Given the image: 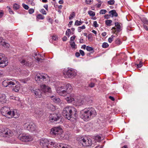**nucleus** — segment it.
I'll return each mask as SVG.
<instances>
[{
    "label": "nucleus",
    "instance_id": "nucleus-1",
    "mask_svg": "<svg viewBox=\"0 0 148 148\" xmlns=\"http://www.w3.org/2000/svg\"><path fill=\"white\" fill-rule=\"evenodd\" d=\"M64 116L71 121H75L77 117V111L74 107L68 106L65 108L62 112Z\"/></svg>",
    "mask_w": 148,
    "mask_h": 148
},
{
    "label": "nucleus",
    "instance_id": "nucleus-2",
    "mask_svg": "<svg viewBox=\"0 0 148 148\" xmlns=\"http://www.w3.org/2000/svg\"><path fill=\"white\" fill-rule=\"evenodd\" d=\"M97 115V112L95 109L92 107L85 108L81 111L80 117L85 121H88Z\"/></svg>",
    "mask_w": 148,
    "mask_h": 148
},
{
    "label": "nucleus",
    "instance_id": "nucleus-3",
    "mask_svg": "<svg viewBox=\"0 0 148 148\" xmlns=\"http://www.w3.org/2000/svg\"><path fill=\"white\" fill-rule=\"evenodd\" d=\"M72 90V88L71 85L67 84L58 87L56 89V91L60 95L64 96L67 93H70Z\"/></svg>",
    "mask_w": 148,
    "mask_h": 148
},
{
    "label": "nucleus",
    "instance_id": "nucleus-4",
    "mask_svg": "<svg viewBox=\"0 0 148 148\" xmlns=\"http://www.w3.org/2000/svg\"><path fill=\"white\" fill-rule=\"evenodd\" d=\"M57 144L54 141L45 138L42 139L40 145L43 148H56Z\"/></svg>",
    "mask_w": 148,
    "mask_h": 148
},
{
    "label": "nucleus",
    "instance_id": "nucleus-5",
    "mask_svg": "<svg viewBox=\"0 0 148 148\" xmlns=\"http://www.w3.org/2000/svg\"><path fill=\"white\" fill-rule=\"evenodd\" d=\"M63 132L62 129L60 127H54L51 129V134L62 139L64 138Z\"/></svg>",
    "mask_w": 148,
    "mask_h": 148
},
{
    "label": "nucleus",
    "instance_id": "nucleus-6",
    "mask_svg": "<svg viewBox=\"0 0 148 148\" xmlns=\"http://www.w3.org/2000/svg\"><path fill=\"white\" fill-rule=\"evenodd\" d=\"M14 135L12 131L8 128H4L0 130V136L8 139Z\"/></svg>",
    "mask_w": 148,
    "mask_h": 148
},
{
    "label": "nucleus",
    "instance_id": "nucleus-7",
    "mask_svg": "<svg viewBox=\"0 0 148 148\" xmlns=\"http://www.w3.org/2000/svg\"><path fill=\"white\" fill-rule=\"evenodd\" d=\"M62 74L66 78H73L76 75L77 72L73 69H64L62 71Z\"/></svg>",
    "mask_w": 148,
    "mask_h": 148
},
{
    "label": "nucleus",
    "instance_id": "nucleus-8",
    "mask_svg": "<svg viewBox=\"0 0 148 148\" xmlns=\"http://www.w3.org/2000/svg\"><path fill=\"white\" fill-rule=\"evenodd\" d=\"M23 126L25 129L31 132H36L37 131V127L32 122H27L24 124Z\"/></svg>",
    "mask_w": 148,
    "mask_h": 148
},
{
    "label": "nucleus",
    "instance_id": "nucleus-9",
    "mask_svg": "<svg viewBox=\"0 0 148 148\" xmlns=\"http://www.w3.org/2000/svg\"><path fill=\"white\" fill-rule=\"evenodd\" d=\"M18 138L23 142H28L33 140L32 137L30 135L25 134H20Z\"/></svg>",
    "mask_w": 148,
    "mask_h": 148
},
{
    "label": "nucleus",
    "instance_id": "nucleus-10",
    "mask_svg": "<svg viewBox=\"0 0 148 148\" xmlns=\"http://www.w3.org/2000/svg\"><path fill=\"white\" fill-rule=\"evenodd\" d=\"M79 141L83 146H91L92 145L91 140L87 137H82L79 139Z\"/></svg>",
    "mask_w": 148,
    "mask_h": 148
},
{
    "label": "nucleus",
    "instance_id": "nucleus-11",
    "mask_svg": "<svg viewBox=\"0 0 148 148\" xmlns=\"http://www.w3.org/2000/svg\"><path fill=\"white\" fill-rule=\"evenodd\" d=\"M49 78L48 75L45 74H38L35 76V79L38 83L46 81L45 79L47 80Z\"/></svg>",
    "mask_w": 148,
    "mask_h": 148
},
{
    "label": "nucleus",
    "instance_id": "nucleus-12",
    "mask_svg": "<svg viewBox=\"0 0 148 148\" xmlns=\"http://www.w3.org/2000/svg\"><path fill=\"white\" fill-rule=\"evenodd\" d=\"M86 100L84 98H81L79 97H76L75 101L73 102L74 105L76 106H79L85 104Z\"/></svg>",
    "mask_w": 148,
    "mask_h": 148
},
{
    "label": "nucleus",
    "instance_id": "nucleus-13",
    "mask_svg": "<svg viewBox=\"0 0 148 148\" xmlns=\"http://www.w3.org/2000/svg\"><path fill=\"white\" fill-rule=\"evenodd\" d=\"M8 63L7 58L3 54L0 53V67L3 68Z\"/></svg>",
    "mask_w": 148,
    "mask_h": 148
},
{
    "label": "nucleus",
    "instance_id": "nucleus-14",
    "mask_svg": "<svg viewBox=\"0 0 148 148\" xmlns=\"http://www.w3.org/2000/svg\"><path fill=\"white\" fill-rule=\"evenodd\" d=\"M10 108L8 106H5L2 107L0 110L1 114L8 119L10 112Z\"/></svg>",
    "mask_w": 148,
    "mask_h": 148
},
{
    "label": "nucleus",
    "instance_id": "nucleus-15",
    "mask_svg": "<svg viewBox=\"0 0 148 148\" xmlns=\"http://www.w3.org/2000/svg\"><path fill=\"white\" fill-rule=\"evenodd\" d=\"M8 119H11L12 118L16 119L19 116V113L18 111L16 109H14L10 110Z\"/></svg>",
    "mask_w": 148,
    "mask_h": 148
},
{
    "label": "nucleus",
    "instance_id": "nucleus-16",
    "mask_svg": "<svg viewBox=\"0 0 148 148\" xmlns=\"http://www.w3.org/2000/svg\"><path fill=\"white\" fill-rule=\"evenodd\" d=\"M40 89L41 92L45 93L51 92V89L50 87L45 84L40 85Z\"/></svg>",
    "mask_w": 148,
    "mask_h": 148
},
{
    "label": "nucleus",
    "instance_id": "nucleus-17",
    "mask_svg": "<svg viewBox=\"0 0 148 148\" xmlns=\"http://www.w3.org/2000/svg\"><path fill=\"white\" fill-rule=\"evenodd\" d=\"M66 97L65 98L67 102L69 103H71L75 101L76 97L73 94L66 95Z\"/></svg>",
    "mask_w": 148,
    "mask_h": 148
},
{
    "label": "nucleus",
    "instance_id": "nucleus-18",
    "mask_svg": "<svg viewBox=\"0 0 148 148\" xmlns=\"http://www.w3.org/2000/svg\"><path fill=\"white\" fill-rule=\"evenodd\" d=\"M49 117L50 121L53 122L59 120L60 118V116L56 114H51Z\"/></svg>",
    "mask_w": 148,
    "mask_h": 148
},
{
    "label": "nucleus",
    "instance_id": "nucleus-19",
    "mask_svg": "<svg viewBox=\"0 0 148 148\" xmlns=\"http://www.w3.org/2000/svg\"><path fill=\"white\" fill-rule=\"evenodd\" d=\"M39 89L32 90V92L34 93L37 98H40L42 97V92Z\"/></svg>",
    "mask_w": 148,
    "mask_h": 148
},
{
    "label": "nucleus",
    "instance_id": "nucleus-20",
    "mask_svg": "<svg viewBox=\"0 0 148 148\" xmlns=\"http://www.w3.org/2000/svg\"><path fill=\"white\" fill-rule=\"evenodd\" d=\"M18 82L14 79H8V86L10 87L16 85Z\"/></svg>",
    "mask_w": 148,
    "mask_h": 148
},
{
    "label": "nucleus",
    "instance_id": "nucleus-21",
    "mask_svg": "<svg viewBox=\"0 0 148 148\" xmlns=\"http://www.w3.org/2000/svg\"><path fill=\"white\" fill-rule=\"evenodd\" d=\"M6 96L3 94H0V104H3L6 102Z\"/></svg>",
    "mask_w": 148,
    "mask_h": 148
},
{
    "label": "nucleus",
    "instance_id": "nucleus-22",
    "mask_svg": "<svg viewBox=\"0 0 148 148\" xmlns=\"http://www.w3.org/2000/svg\"><path fill=\"white\" fill-rule=\"evenodd\" d=\"M21 63L26 66H31L32 65V62L28 61H26L24 59H21L20 60Z\"/></svg>",
    "mask_w": 148,
    "mask_h": 148
},
{
    "label": "nucleus",
    "instance_id": "nucleus-23",
    "mask_svg": "<svg viewBox=\"0 0 148 148\" xmlns=\"http://www.w3.org/2000/svg\"><path fill=\"white\" fill-rule=\"evenodd\" d=\"M34 115L36 117H40L42 115V112L38 109L35 110Z\"/></svg>",
    "mask_w": 148,
    "mask_h": 148
},
{
    "label": "nucleus",
    "instance_id": "nucleus-24",
    "mask_svg": "<svg viewBox=\"0 0 148 148\" xmlns=\"http://www.w3.org/2000/svg\"><path fill=\"white\" fill-rule=\"evenodd\" d=\"M50 97L51 100L56 103H59L60 101V98L59 97L56 96L55 95V96L53 95L52 96H50Z\"/></svg>",
    "mask_w": 148,
    "mask_h": 148
},
{
    "label": "nucleus",
    "instance_id": "nucleus-25",
    "mask_svg": "<svg viewBox=\"0 0 148 148\" xmlns=\"http://www.w3.org/2000/svg\"><path fill=\"white\" fill-rule=\"evenodd\" d=\"M35 55L34 58L35 59H36L38 62H42V59L40 58L41 57H42V56H41L40 54L37 53H35Z\"/></svg>",
    "mask_w": 148,
    "mask_h": 148
},
{
    "label": "nucleus",
    "instance_id": "nucleus-26",
    "mask_svg": "<svg viewBox=\"0 0 148 148\" xmlns=\"http://www.w3.org/2000/svg\"><path fill=\"white\" fill-rule=\"evenodd\" d=\"M110 16L113 17L114 16H118L117 13L115 10H111L109 12Z\"/></svg>",
    "mask_w": 148,
    "mask_h": 148
},
{
    "label": "nucleus",
    "instance_id": "nucleus-27",
    "mask_svg": "<svg viewBox=\"0 0 148 148\" xmlns=\"http://www.w3.org/2000/svg\"><path fill=\"white\" fill-rule=\"evenodd\" d=\"M16 84V85L15 87H13L12 89V90L13 91H14V92H18L20 90V87L18 82Z\"/></svg>",
    "mask_w": 148,
    "mask_h": 148
},
{
    "label": "nucleus",
    "instance_id": "nucleus-28",
    "mask_svg": "<svg viewBox=\"0 0 148 148\" xmlns=\"http://www.w3.org/2000/svg\"><path fill=\"white\" fill-rule=\"evenodd\" d=\"M8 142L11 143H16V140L14 138H11L7 139Z\"/></svg>",
    "mask_w": 148,
    "mask_h": 148
},
{
    "label": "nucleus",
    "instance_id": "nucleus-29",
    "mask_svg": "<svg viewBox=\"0 0 148 148\" xmlns=\"http://www.w3.org/2000/svg\"><path fill=\"white\" fill-rule=\"evenodd\" d=\"M48 108L52 111H54L55 110V106L51 104H49L47 106Z\"/></svg>",
    "mask_w": 148,
    "mask_h": 148
},
{
    "label": "nucleus",
    "instance_id": "nucleus-30",
    "mask_svg": "<svg viewBox=\"0 0 148 148\" xmlns=\"http://www.w3.org/2000/svg\"><path fill=\"white\" fill-rule=\"evenodd\" d=\"M70 45L71 47L73 49L77 48V45L75 44L74 42H70Z\"/></svg>",
    "mask_w": 148,
    "mask_h": 148
},
{
    "label": "nucleus",
    "instance_id": "nucleus-31",
    "mask_svg": "<svg viewBox=\"0 0 148 148\" xmlns=\"http://www.w3.org/2000/svg\"><path fill=\"white\" fill-rule=\"evenodd\" d=\"M2 84L3 86L6 87L8 86V79L5 80L3 82Z\"/></svg>",
    "mask_w": 148,
    "mask_h": 148
},
{
    "label": "nucleus",
    "instance_id": "nucleus-32",
    "mask_svg": "<svg viewBox=\"0 0 148 148\" xmlns=\"http://www.w3.org/2000/svg\"><path fill=\"white\" fill-rule=\"evenodd\" d=\"M101 137L99 136H97L94 137V139L97 142H99L101 140Z\"/></svg>",
    "mask_w": 148,
    "mask_h": 148
},
{
    "label": "nucleus",
    "instance_id": "nucleus-33",
    "mask_svg": "<svg viewBox=\"0 0 148 148\" xmlns=\"http://www.w3.org/2000/svg\"><path fill=\"white\" fill-rule=\"evenodd\" d=\"M84 22L81 21H79L78 20H77L75 21V25L77 26H79L81 25Z\"/></svg>",
    "mask_w": 148,
    "mask_h": 148
},
{
    "label": "nucleus",
    "instance_id": "nucleus-34",
    "mask_svg": "<svg viewBox=\"0 0 148 148\" xmlns=\"http://www.w3.org/2000/svg\"><path fill=\"white\" fill-rule=\"evenodd\" d=\"M112 22V21L111 20H107L106 21L105 23L107 26H110L111 25V23Z\"/></svg>",
    "mask_w": 148,
    "mask_h": 148
},
{
    "label": "nucleus",
    "instance_id": "nucleus-35",
    "mask_svg": "<svg viewBox=\"0 0 148 148\" xmlns=\"http://www.w3.org/2000/svg\"><path fill=\"white\" fill-rule=\"evenodd\" d=\"M115 26L116 27L118 32H119L121 28V26L119 23L118 22L115 23Z\"/></svg>",
    "mask_w": 148,
    "mask_h": 148
},
{
    "label": "nucleus",
    "instance_id": "nucleus-36",
    "mask_svg": "<svg viewBox=\"0 0 148 148\" xmlns=\"http://www.w3.org/2000/svg\"><path fill=\"white\" fill-rule=\"evenodd\" d=\"M75 12H72L69 16V19L70 20L72 19L75 17Z\"/></svg>",
    "mask_w": 148,
    "mask_h": 148
},
{
    "label": "nucleus",
    "instance_id": "nucleus-37",
    "mask_svg": "<svg viewBox=\"0 0 148 148\" xmlns=\"http://www.w3.org/2000/svg\"><path fill=\"white\" fill-rule=\"evenodd\" d=\"M96 1L98 2L96 3V5L97 8H99L103 2L101 1V0H96Z\"/></svg>",
    "mask_w": 148,
    "mask_h": 148
},
{
    "label": "nucleus",
    "instance_id": "nucleus-38",
    "mask_svg": "<svg viewBox=\"0 0 148 148\" xmlns=\"http://www.w3.org/2000/svg\"><path fill=\"white\" fill-rule=\"evenodd\" d=\"M142 21L146 24H148V21L147 19L145 17H143L141 19Z\"/></svg>",
    "mask_w": 148,
    "mask_h": 148
},
{
    "label": "nucleus",
    "instance_id": "nucleus-39",
    "mask_svg": "<svg viewBox=\"0 0 148 148\" xmlns=\"http://www.w3.org/2000/svg\"><path fill=\"white\" fill-rule=\"evenodd\" d=\"M13 7L15 10H17L19 8L20 5L18 4L14 3L13 5Z\"/></svg>",
    "mask_w": 148,
    "mask_h": 148
},
{
    "label": "nucleus",
    "instance_id": "nucleus-40",
    "mask_svg": "<svg viewBox=\"0 0 148 148\" xmlns=\"http://www.w3.org/2000/svg\"><path fill=\"white\" fill-rule=\"evenodd\" d=\"M143 64V62L141 61H140L139 64H136L135 66L137 68H139L141 67L142 66Z\"/></svg>",
    "mask_w": 148,
    "mask_h": 148
},
{
    "label": "nucleus",
    "instance_id": "nucleus-41",
    "mask_svg": "<svg viewBox=\"0 0 148 148\" xmlns=\"http://www.w3.org/2000/svg\"><path fill=\"white\" fill-rule=\"evenodd\" d=\"M88 13L91 16H94L95 15V12L91 10L89 11Z\"/></svg>",
    "mask_w": 148,
    "mask_h": 148
},
{
    "label": "nucleus",
    "instance_id": "nucleus-42",
    "mask_svg": "<svg viewBox=\"0 0 148 148\" xmlns=\"http://www.w3.org/2000/svg\"><path fill=\"white\" fill-rule=\"evenodd\" d=\"M115 44L118 45H120L122 43L121 41L119 38L116 39L115 40Z\"/></svg>",
    "mask_w": 148,
    "mask_h": 148
},
{
    "label": "nucleus",
    "instance_id": "nucleus-43",
    "mask_svg": "<svg viewBox=\"0 0 148 148\" xmlns=\"http://www.w3.org/2000/svg\"><path fill=\"white\" fill-rule=\"evenodd\" d=\"M58 148H71L68 145H60V147Z\"/></svg>",
    "mask_w": 148,
    "mask_h": 148
},
{
    "label": "nucleus",
    "instance_id": "nucleus-44",
    "mask_svg": "<svg viewBox=\"0 0 148 148\" xmlns=\"http://www.w3.org/2000/svg\"><path fill=\"white\" fill-rule=\"evenodd\" d=\"M115 37L114 36L112 35L111 37L109 38L108 39V41L109 43H111L112 40L114 39V38Z\"/></svg>",
    "mask_w": 148,
    "mask_h": 148
},
{
    "label": "nucleus",
    "instance_id": "nucleus-45",
    "mask_svg": "<svg viewBox=\"0 0 148 148\" xmlns=\"http://www.w3.org/2000/svg\"><path fill=\"white\" fill-rule=\"evenodd\" d=\"M102 46L103 48H105L108 47L109 45L107 43L104 42L103 43Z\"/></svg>",
    "mask_w": 148,
    "mask_h": 148
},
{
    "label": "nucleus",
    "instance_id": "nucleus-46",
    "mask_svg": "<svg viewBox=\"0 0 148 148\" xmlns=\"http://www.w3.org/2000/svg\"><path fill=\"white\" fill-rule=\"evenodd\" d=\"M107 12L106 10L102 9L100 10L99 13L100 14H104Z\"/></svg>",
    "mask_w": 148,
    "mask_h": 148
},
{
    "label": "nucleus",
    "instance_id": "nucleus-47",
    "mask_svg": "<svg viewBox=\"0 0 148 148\" xmlns=\"http://www.w3.org/2000/svg\"><path fill=\"white\" fill-rule=\"evenodd\" d=\"M114 0H110L108 2V3L109 5H112L114 3Z\"/></svg>",
    "mask_w": 148,
    "mask_h": 148
},
{
    "label": "nucleus",
    "instance_id": "nucleus-48",
    "mask_svg": "<svg viewBox=\"0 0 148 148\" xmlns=\"http://www.w3.org/2000/svg\"><path fill=\"white\" fill-rule=\"evenodd\" d=\"M37 18L40 19H43L44 18V16L41 14H39L37 16Z\"/></svg>",
    "mask_w": 148,
    "mask_h": 148
},
{
    "label": "nucleus",
    "instance_id": "nucleus-49",
    "mask_svg": "<svg viewBox=\"0 0 148 148\" xmlns=\"http://www.w3.org/2000/svg\"><path fill=\"white\" fill-rule=\"evenodd\" d=\"M21 126L20 125H17L16 126V132L17 133L18 132L19 130H20V129H21Z\"/></svg>",
    "mask_w": 148,
    "mask_h": 148
},
{
    "label": "nucleus",
    "instance_id": "nucleus-50",
    "mask_svg": "<svg viewBox=\"0 0 148 148\" xmlns=\"http://www.w3.org/2000/svg\"><path fill=\"white\" fill-rule=\"evenodd\" d=\"M86 49L88 51H92L93 48L87 46L86 47Z\"/></svg>",
    "mask_w": 148,
    "mask_h": 148
},
{
    "label": "nucleus",
    "instance_id": "nucleus-51",
    "mask_svg": "<svg viewBox=\"0 0 148 148\" xmlns=\"http://www.w3.org/2000/svg\"><path fill=\"white\" fill-rule=\"evenodd\" d=\"M22 5L23 8L25 9L28 10L29 9L28 6L27 5L25 4V3H23L22 4Z\"/></svg>",
    "mask_w": 148,
    "mask_h": 148
},
{
    "label": "nucleus",
    "instance_id": "nucleus-52",
    "mask_svg": "<svg viewBox=\"0 0 148 148\" xmlns=\"http://www.w3.org/2000/svg\"><path fill=\"white\" fill-rule=\"evenodd\" d=\"M93 26L95 27H98V24L97 23V22L96 21H94L93 23Z\"/></svg>",
    "mask_w": 148,
    "mask_h": 148
},
{
    "label": "nucleus",
    "instance_id": "nucleus-53",
    "mask_svg": "<svg viewBox=\"0 0 148 148\" xmlns=\"http://www.w3.org/2000/svg\"><path fill=\"white\" fill-rule=\"evenodd\" d=\"M93 0H86V3L87 4H91Z\"/></svg>",
    "mask_w": 148,
    "mask_h": 148
},
{
    "label": "nucleus",
    "instance_id": "nucleus-54",
    "mask_svg": "<svg viewBox=\"0 0 148 148\" xmlns=\"http://www.w3.org/2000/svg\"><path fill=\"white\" fill-rule=\"evenodd\" d=\"M40 12L43 14H46V12L45 10L43 9H42L40 11Z\"/></svg>",
    "mask_w": 148,
    "mask_h": 148
},
{
    "label": "nucleus",
    "instance_id": "nucleus-55",
    "mask_svg": "<svg viewBox=\"0 0 148 148\" xmlns=\"http://www.w3.org/2000/svg\"><path fill=\"white\" fill-rule=\"evenodd\" d=\"M4 75V72L3 71L0 70V77H1Z\"/></svg>",
    "mask_w": 148,
    "mask_h": 148
},
{
    "label": "nucleus",
    "instance_id": "nucleus-56",
    "mask_svg": "<svg viewBox=\"0 0 148 148\" xmlns=\"http://www.w3.org/2000/svg\"><path fill=\"white\" fill-rule=\"evenodd\" d=\"M34 10L32 8L30 9L29 10V12L30 14H32L34 13Z\"/></svg>",
    "mask_w": 148,
    "mask_h": 148
},
{
    "label": "nucleus",
    "instance_id": "nucleus-57",
    "mask_svg": "<svg viewBox=\"0 0 148 148\" xmlns=\"http://www.w3.org/2000/svg\"><path fill=\"white\" fill-rule=\"evenodd\" d=\"M71 30L70 29H68L66 32V35L67 36H69V33L71 32Z\"/></svg>",
    "mask_w": 148,
    "mask_h": 148
},
{
    "label": "nucleus",
    "instance_id": "nucleus-58",
    "mask_svg": "<svg viewBox=\"0 0 148 148\" xmlns=\"http://www.w3.org/2000/svg\"><path fill=\"white\" fill-rule=\"evenodd\" d=\"M89 86L91 88H92L95 86V84L93 82H91L89 84Z\"/></svg>",
    "mask_w": 148,
    "mask_h": 148
},
{
    "label": "nucleus",
    "instance_id": "nucleus-59",
    "mask_svg": "<svg viewBox=\"0 0 148 148\" xmlns=\"http://www.w3.org/2000/svg\"><path fill=\"white\" fill-rule=\"evenodd\" d=\"M76 37L75 36H73L71 37L70 38V42H73V41L75 40V38Z\"/></svg>",
    "mask_w": 148,
    "mask_h": 148
},
{
    "label": "nucleus",
    "instance_id": "nucleus-60",
    "mask_svg": "<svg viewBox=\"0 0 148 148\" xmlns=\"http://www.w3.org/2000/svg\"><path fill=\"white\" fill-rule=\"evenodd\" d=\"M79 52H80V53L82 56H84V51L81 50H79Z\"/></svg>",
    "mask_w": 148,
    "mask_h": 148
},
{
    "label": "nucleus",
    "instance_id": "nucleus-61",
    "mask_svg": "<svg viewBox=\"0 0 148 148\" xmlns=\"http://www.w3.org/2000/svg\"><path fill=\"white\" fill-rule=\"evenodd\" d=\"M143 27L146 30H148V28L147 27V26L145 25H143Z\"/></svg>",
    "mask_w": 148,
    "mask_h": 148
},
{
    "label": "nucleus",
    "instance_id": "nucleus-62",
    "mask_svg": "<svg viewBox=\"0 0 148 148\" xmlns=\"http://www.w3.org/2000/svg\"><path fill=\"white\" fill-rule=\"evenodd\" d=\"M52 39L54 40H56L58 39L57 37L56 36H53L52 37Z\"/></svg>",
    "mask_w": 148,
    "mask_h": 148
},
{
    "label": "nucleus",
    "instance_id": "nucleus-63",
    "mask_svg": "<svg viewBox=\"0 0 148 148\" xmlns=\"http://www.w3.org/2000/svg\"><path fill=\"white\" fill-rule=\"evenodd\" d=\"M75 56L77 57H78L80 56V53L79 52H76L75 54Z\"/></svg>",
    "mask_w": 148,
    "mask_h": 148
},
{
    "label": "nucleus",
    "instance_id": "nucleus-64",
    "mask_svg": "<svg viewBox=\"0 0 148 148\" xmlns=\"http://www.w3.org/2000/svg\"><path fill=\"white\" fill-rule=\"evenodd\" d=\"M109 98L112 101H114V99L113 97L110 96L109 97Z\"/></svg>",
    "mask_w": 148,
    "mask_h": 148
}]
</instances>
